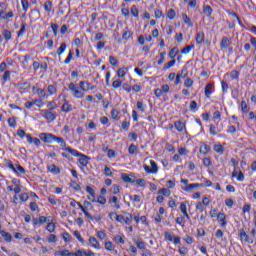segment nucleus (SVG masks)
Segmentation results:
<instances>
[{"instance_id":"obj_43","label":"nucleus","mask_w":256,"mask_h":256,"mask_svg":"<svg viewBox=\"0 0 256 256\" xmlns=\"http://www.w3.org/2000/svg\"><path fill=\"white\" fill-rule=\"evenodd\" d=\"M55 228H56L55 223H52V222L48 223L46 226V230H48L49 233L55 232Z\"/></svg>"},{"instance_id":"obj_5","label":"nucleus","mask_w":256,"mask_h":256,"mask_svg":"<svg viewBox=\"0 0 256 256\" xmlns=\"http://www.w3.org/2000/svg\"><path fill=\"white\" fill-rule=\"evenodd\" d=\"M79 87L81 91H85V92L95 90V86H91V83L87 81H80Z\"/></svg>"},{"instance_id":"obj_31","label":"nucleus","mask_w":256,"mask_h":256,"mask_svg":"<svg viewBox=\"0 0 256 256\" xmlns=\"http://www.w3.org/2000/svg\"><path fill=\"white\" fill-rule=\"evenodd\" d=\"M139 151V148L135 144H131L128 148V153L130 155H137V152Z\"/></svg>"},{"instance_id":"obj_42","label":"nucleus","mask_w":256,"mask_h":256,"mask_svg":"<svg viewBox=\"0 0 256 256\" xmlns=\"http://www.w3.org/2000/svg\"><path fill=\"white\" fill-rule=\"evenodd\" d=\"M121 85H123V82L121 80H119V79L114 80L112 82L113 89H119V87H121Z\"/></svg>"},{"instance_id":"obj_20","label":"nucleus","mask_w":256,"mask_h":256,"mask_svg":"<svg viewBox=\"0 0 256 256\" xmlns=\"http://www.w3.org/2000/svg\"><path fill=\"white\" fill-rule=\"evenodd\" d=\"M0 235L7 243H11V241L13 240V236H11V234L9 232H6L5 230L0 231Z\"/></svg>"},{"instance_id":"obj_26","label":"nucleus","mask_w":256,"mask_h":256,"mask_svg":"<svg viewBox=\"0 0 256 256\" xmlns=\"http://www.w3.org/2000/svg\"><path fill=\"white\" fill-rule=\"evenodd\" d=\"M17 89H20L21 91H27L29 87H31V84L29 82H23V83H18L16 85Z\"/></svg>"},{"instance_id":"obj_23","label":"nucleus","mask_w":256,"mask_h":256,"mask_svg":"<svg viewBox=\"0 0 256 256\" xmlns=\"http://www.w3.org/2000/svg\"><path fill=\"white\" fill-rule=\"evenodd\" d=\"M205 41V33L199 32L196 35V43L197 45H202V43Z\"/></svg>"},{"instance_id":"obj_38","label":"nucleus","mask_w":256,"mask_h":256,"mask_svg":"<svg viewBox=\"0 0 256 256\" xmlns=\"http://www.w3.org/2000/svg\"><path fill=\"white\" fill-rule=\"evenodd\" d=\"M176 16H177V13L175 12L174 9H170L167 13V17L168 19H170V21H173V19H175Z\"/></svg>"},{"instance_id":"obj_10","label":"nucleus","mask_w":256,"mask_h":256,"mask_svg":"<svg viewBox=\"0 0 256 256\" xmlns=\"http://www.w3.org/2000/svg\"><path fill=\"white\" fill-rule=\"evenodd\" d=\"M134 243L140 251H147V243H145L141 238L134 240Z\"/></svg>"},{"instance_id":"obj_46","label":"nucleus","mask_w":256,"mask_h":256,"mask_svg":"<svg viewBox=\"0 0 256 256\" xmlns=\"http://www.w3.org/2000/svg\"><path fill=\"white\" fill-rule=\"evenodd\" d=\"M47 91L49 95H55V93H57V88L54 85H49Z\"/></svg>"},{"instance_id":"obj_22","label":"nucleus","mask_w":256,"mask_h":256,"mask_svg":"<svg viewBox=\"0 0 256 256\" xmlns=\"http://www.w3.org/2000/svg\"><path fill=\"white\" fill-rule=\"evenodd\" d=\"M203 13L206 17H211V15H213V8H211L209 5H204Z\"/></svg>"},{"instance_id":"obj_9","label":"nucleus","mask_w":256,"mask_h":256,"mask_svg":"<svg viewBox=\"0 0 256 256\" xmlns=\"http://www.w3.org/2000/svg\"><path fill=\"white\" fill-rule=\"evenodd\" d=\"M41 141H43L44 143H53V138H54V135L49 133H41L39 135Z\"/></svg>"},{"instance_id":"obj_40","label":"nucleus","mask_w":256,"mask_h":256,"mask_svg":"<svg viewBox=\"0 0 256 256\" xmlns=\"http://www.w3.org/2000/svg\"><path fill=\"white\" fill-rule=\"evenodd\" d=\"M179 53V51L177 50V48H172L169 51L168 56L170 57V59H175V57H177V54Z\"/></svg>"},{"instance_id":"obj_56","label":"nucleus","mask_w":256,"mask_h":256,"mask_svg":"<svg viewBox=\"0 0 256 256\" xmlns=\"http://www.w3.org/2000/svg\"><path fill=\"white\" fill-rule=\"evenodd\" d=\"M180 211L183 215H187V204L185 202H181Z\"/></svg>"},{"instance_id":"obj_51","label":"nucleus","mask_w":256,"mask_h":256,"mask_svg":"<svg viewBox=\"0 0 256 256\" xmlns=\"http://www.w3.org/2000/svg\"><path fill=\"white\" fill-rule=\"evenodd\" d=\"M183 191H185L186 193H191V191H193V189H195V186L193 184H187L184 188H182Z\"/></svg>"},{"instance_id":"obj_52","label":"nucleus","mask_w":256,"mask_h":256,"mask_svg":"<svg viewBox=\"0 0 256 256\" xmlns=\"http://www.w3.org/2000/svg\"><path fill=\"white\" fill-rule=\"evenodd\" d=\"M115 243H120L121 245H125V240H123V237L121 235L114 236Z\"/></svg>"},{"instance_id":"obj_57","label":"nucleus","mask_w":256,"mask_h":256,"mask_svg":"<svg viewBox=\"0 0 256 256\" xmlns=\"http://www.w3.org/2000/svg\"><path fill=\"white\" fill-rule=\"evenodd\" d=\"M70 187H72V189H74L75 191H81V186L75 181H72L70 183Z\"/></svg>"},{"instance_id":"obj_48","label":"nucleus","mask_w":256,"mask_h":256,"mask_svg":"<svg viewBox=\"0 0 256 256\" xmlns=\"http://www.w3.org/2000/svg\"><path fill=\"white\" fill-rule=\"evenodd\" d=\"M21 5L23 11L27 12L29 10V1L28 0H21Z\"/></svg>"},{"instance_id":"obj_27","label":"nucleus","mask_w":256,"mask_h":256,"mask_svg":"<svg viewBox=\"0 0 256 256\" xmlns=\"http://www.w3.org/2000/svg\"><path fill=\"white\" fill-rule=\"evenodd\" d=\"M37 103H43L42 99H35L33 102H26L24 104V107H26V109H31L33 107V105H37Z\"/></svg>"},{"instance_id":"obj_53","label":"nucleus","mask_w":256,"mask_h":256,"mask_svg":"<svg viewBox=\"0 0 256 256\" xmlns=\"http://www.w3.org/2000/svg\"><path fill=\"white\" fill-rule=\"evenodd\" d=\"M182 18H183L184 23H186V25H190V27L193 26V24L191 23V18H189V16H187V14H183Z\"/></svg>"},{"instance_id":"obj_11","label":"nucleus","mask_w":256,"mask_h":256,"mask_svg":"<svg viewBox=\"0 0 256 256\" xmlns=\"http://www.w3.org/2000/svg\"><path fill=\"white\" fill-rule=\"evenodd\" d=\"M240 239L241 241H245L246 243L253 245V239L249 238V235H247V232H245L244 229L240 230Z\"/></svg>"},{"instance_id":"obj_44","label":"nucleus","mask_w":256,"mask_h":256,"mask_svg":"<svg viewBox=\"0 0 256 256\" xmlns=\"http://www.w3.org/2000/svg\"><path fill=\"white\" fill-rule=\"evenodd\" d=\"M175 60L169 61L167 64L164 65L163 70L167 71V69H171V67H175Z\"/></svg>"},{"instance_id":"obj_41","label":"nucleus","mask_w":256,"mask_h":256,"mask_svg":"<svg viewBox=\"0 0 256 256\" xmlns=\"http://www.w3.org/2000/svg\"><path fill=\"white\" fill-rule=\"evenodd\" d=\"M227 13L231 17H235V19H237L239 25H241V19H239V15H237V13H235L233 10H227Z\"/></svg>"},{"instance_id":"obj_8","label":"nucleus","mask_w":256,"mask_h":256,"mask_svg":"<svg viewBox=\"0 0 256 256\" xmlns=\"http://www.w3.org/2000/svg\"><path fill=\"white\" fill-rule=\"evenodd\" d=\"M121 179L124 183H135V175L133 174L122 173Z\"/></svg>"},{"instance_id":"obj_4","label":"nucleus","mask_w":256,"mask_h":256,"mask_svg":"<svg viewBox=\"0 0 256 256\" xmlns=\"http://www.w3.org/2000/svg\"><path fill=\"white\" fill-rule=\"evenodd\" d=\"M43 117L46 119L48 123H53L57 119V114L49 111V110H43Z\"/></svg>"},{"instance_id":"obj_12","label":"nucleus","mask_w":256,"mask_h":256,"mask_svg":"<svg viewBox=\"0 0 256 256\" xmlns=\"http://www.w3.org/2000/svg\"><path fill=\"white\" fill-rule=\"evenodd\" d=\"M217 221L221 224V227H227V215L225 213H218Z\"/></svg>"},{"instance_id":"obj_21","label":"nucleus","mask_w":256,"mask_h":256,"mask_svg":"<svg viewBox=\"0 0 256 256\" xmlns=\"http://www.w3.org/2000/svg\"><path fill=\"white\" fill-rule=\"evenodd\" d=\"M48 171L50 173H53L54 175H59V173H61V169H59V167L55 166V164L49 165Z\"/></svg>"},{"instance_id":"obj_19","label":"nucleus","mask_w":256,"mask_h":256,"mask_svg":"<svg viewBox=\"0 0 256 256\" xmlns=\"http://www.w3.org/2000/svg\"><path fill=\"white\" fill-rule=\"evenodd\" d=\"M231 45V40L228 37H223L220 42L221 49H227Z\"/></svg>"},{"instance_id":"obj_63","label":"nucleus","mask_w":256,"mask_h":256,"mask_svg":"<svg viewBox=\"0 0 256 256\" xmlns=\"http://www.w3.org/2000/svg\"><path fill=\"white\" fill-rule=\"evenodd\" d=\"M166 241H173V234L171 232H165L164 233Z\"/></svg>"},{"instance_id":"obj_28","label":"nucleus","mask_w":256,"mask_h":256,"mask_svg":"<svg viewBox=\"0 0 256 256\" xmlns=\"http://www.w3.org/2000/svg\"><path fill=\"white\" fill-rule=\"evenodd\" d=\"M53 141L58 143L60 145V147H66L67 146V142H65V140L61 137H58V136L54 135Z\"/></svg>"},{"instance_id":"obj_3","label":"nucleus","mask_w":256,"mask_h":256,"mask_svg":"<svg viewBox=\"0 0 256 256\" xmlns=\"http://www.w3.org/2000/svg\"><path fill=\"white\" fill-rule=\"evenodd\" d=\"M150 165L151 167L144 165V171H146V173L155 175L159 171V167H157V163L154 160H150Z\"/></svg>"},{"instance_id":"obj_25","label":"nucleus","mask_w":256,"mask_h":256,"mask_svg":"<svg viewBox=\"0 0 256 256\" xmlns=\"http://www.w3.org/2000/svg\"><path fill=\"white\" fill-rule=\"evenodd\" d=\"M64 151H68V153H70V155H73V157H79L80 155H82L81 152H79L71 147H66L64 149Z\"/></svg>"},{"instance_id":"obj_54","label":"nucleus","mask_w":256,"mask_h":256,"mask_svg":"<svg viewBox=\"0 0 256 256\" xmlns=\"http://www.w3.org/2000/svg\"><path fill=\"white\" fill-rule=\"evenodd\" d=\"M47 107L51 111H55V109H57V103H55V101L48 102Z\"/></svg>"},{"instance_id":"obj_35","label":"nucleus","mask_w":256,"mask_h":256,"mask_svg":"<svg viewBox=\"0 0 256 256\" xmlns=\"http://www.w3.org/2000/svg\"><path fill=\"white\" fill-rule=\"evenodd\" d=\"M131 15H133L136 19L139 18V9L133 5L130 9Z\"/></svg>"},{"instance_id":"obj_60","label":"nucleus","mask_w":256,"mask_h":256,"mask_svg":"<svg viewBox=\"0 0 256 256\" xmlns=\"http://www.w3.org/2000/svg\"><path fill=\"white\" fill-rule=\"evenodd\" d=\"M230 78L231 79H239V71L233 70L230 72Z\"/></svg>"},{"instance_id":"obj_14","label":"nucleus","mask_w":256,"mask_h":256,"mask_svg":"<svg viewBox=\"0 0 256 256\" xmlns=\"http://www.w3.org/2000/svg\"><path fill=\"white\" fill-rule=\"evenodd\" d=\"M132 38H133V32L129 30V28H126L122 34V40L129 41V39H132Z\"/></svg>"},{"instance_id":"obj_29","label":"nucleus","mask_w":256,"mask_h":256,"mask_svg":"<svg viewBox=\"0 0 256 256\" xmlns=\"http://www.w3.org/2000/svg\"><path fill=\"white\" fill-rule=\"evenodd\" d=\"M214 151L215 153H218L219 155H223L225 153V148L221 144L214 145Z\"/></svg>"},{"instance_id":"obj_50","label":"nucleus","mask_w":256,"mask_h":256,"mask_svg":"<svg viewBox=\"0 0 256 256\" xmlns=\"http://www.w3.org/2000/svg\"><path fill=\"white\" fill-rule=\"evenodd\" d=\"M36 93H37V95L40 96V97H43V98L47 97V92H45L44 89L37 88V89H36Z\"/></svg>"},{"instance_id":"obj_7","label":"nucleus","mask_w":256,"mask_h":256,"mask_svg":"<svg viewBox=\"0 0 256 256\" xmlns=\"http://www.w3.org/2000/svg\"><path fill=\"white\" fill-rule=\"evenodd\" d=\"M174 127L178 131V133H183V131L187 132V126L181 120H177L174 122Z\"/></svg>"},{"instance_id":"obj_2","label":"nucleus","mask_w":256,"mask_h":256,"mask_svg":"<svg viewBox=\"0 0 256 256\" xmlns=\"http://www.w3.org/2000/svg\"><path fill=\"white\" fill-rule=\"evenodd\" d=\"M68 89L69 91H71L73 97H75V99H83V97H85V93L81 92L79 90V88H77V86H75V84L73 82H71L68 85Z\"/></svg>"},{"instance_id":"obj_33","label":"nucleus","mask_w":256,"mask_h":256,"mask_svg":"<svg viewBox=\"0 0 256 256\" xmlns=\"http://www.w3.org/2000/svg\"><path fill=\"white\" fill-rule=\"evenodd\" d=\"M44 9H45V11H47V13H51V11L53 9V2H51L50 0H47L44 3Z\"/></svg>"},{"instance_id":"obj_62","label":"nucleus","mask_w":256,"mask_h":256,"mask_svg":"<svg viewBox=\"0 0 256 256\" xmlns=\"http://www.w3.org/2000/svg\"><path fill=\"white\" fill-rule=\"evenodd\" d=\"M184 87H193V80L191 78H187L184 81Z\"/></svg>"},{"instance_id":"obj_30","label":"nucleus","mask_w":256,"mask_h":256,"mask_svg":"<svg viewBox=\"0 0 256 256\" xmlns=\"http://www.w3.org/2000/svg\"><path fill=\"white\" fill-rule=\"evenodd\" d=\"M65 51H67V44L66 43H62L60 45V47L57 49L56 53H57V55H59V57H61V55L63 53H65Z\"/></svg>"},{"instance_id":"obj_1","label":"nucleus","mask_w":256,"mask_h":256,"mask_svg":"<svg viewBox=\"0 0 256 256\" xmlns=\"http://www.w3.org/2000/svg\"><path fill=\"white\" fill-rule=\"evenodd\" d=\"M124 215H116V221L118 223L124 222L126 225H131V223H133V215L127 212H124Z\"/></svg>"},{"instance_id":"obj_17","label":"nucleus","mask_w":256,"mask_h":256,"mask_svg":"<svg viewBox=\"0 0 256 256\" xmlns=\"http://www.w3.org/2000/svg\"><path fill=\"white\" fill-rule=\"evenodd\" d=\"M232 177H237V181H239L240 183H243L245 181V175L241 171L237 172L234 170L232 172Z\"/></svg>"},{"instance_id":"obj_61","label":"nucleus","mask_w":256,"mask_h":256,"mask_svg":"<svg viewBox=\"0 0 256 256\" xmlns=\"http://www.w3.org/2000/svg\"><path fill=\"white\" fill-rule=\"evenodd\" d=\"M63 240L65 241V243H69V241H71V236L69 235L68 232H64L62 234Z\"/></svg>"},{"instance_id":"obj_55","label":"nucleus","mask_w":256,"mask_h":256,"mask_svg":"<svg viewBox=\"0 0 256 256\" xmlns=\"http://www.w3.org/2000/svg\"><path fill=\"white\" fill-rule=\"evenodd\" d=\"M74 236L76 237V239H78L80 243H85V240L83 239V237H81V233H79V230L74 231Z\"/></svg>"},{"instance_id":"obj_34","label":"nucleus","mask_w":256,"mask_h":256,"mask_svg":"<svg viewBox=\"0 0 256 256\" xmlns=\"http://www.w3.org/2000/svg\"><path fill=\"white\" fill-rule=\"evenodd\" d=\"M192 49H195V46H193V45L186 46L181 50V54L189 55V53H191Z\"/></svg>"},{"instance_id":"obj_24","label":"nucleus","mask_w":256,"mask_h":256,"mask_svg":"<svg viewBox=\"0 0 256 256\" xmlns=\"http://www.w3.org/2000/svg\"><path fill=\"white\" fill-rule=\"evenodd\" d=\"M108 203H113L116 209H121V204H119V198L113 196L108 200Z\"/></svg>"},{"instance_id":"obj_6","label":"nucleus","mask_w":256,"mask_h":256,"mask_svg":"<svg viewBox=\"0 0 256 256\" xmlns=\"http://www.w3.org/2000/svg\"><path fill=\"white\" fill-rule=\"evenodd\" d=\"M215 92V86L211 83H208L204 88V95L207 99L211 98V94Z\"/></svg>"},{"instance_id":"obj_32","label":"nucleus","mask_w":256,"mask_h":256,"mask_svg":"<svg viewBox=\"0 0 256 256\" xmlns=\"http://www.w3.org/2000/svg\"><path fill=\"white\" fill-rule=\"evenodd\" d=\"M2 36L4 37L5 41H11L13 39L11 31H9V30H4L2 32Z\"/></svg>"},{"instance_id":"obj_49","label":"nucleus","mask_w":256,"mask_h":256,"mask_svg":"<svg viewBox=\"0 0 256 256\" xmlns=\"http://www.w3.org/2000/svg\"><path fill=\"white\" fill-rule=\"evenodd\" d=\"M71 61H73V52L72 51H70L68 53V56L64 60V63H65V65H69V63H71Z\"/></svg>"},{"instance_id":"obj_18","label":"nucleus","mask_w":256,"mask_h":256,"mask_svg":"<svg viewBox=\"0 0 256 256\" xmlns=\"http://www.w3.org/2000/svg\"><path fill=\"white\" fill-rule=\"evenodd\" d=\"M89 245H91V247L94 249H101V244H99V241H97V238L95 237L89 238Z\"/></svg>"},{"instance_id":"obj_45","label":"nucleus","mask_w":256,"mask_h":256,"mask_svg":"<svg viewBox=\"0 0 256 256\" xmlns=\"http://www.w3.org/2000/svg\"><path fill=\"white\" fill-rule=\"evenodd\" d=\"M14 173H20L21 175H25L26 171L25 168H23V166L17 164L16 171H14Z\"/></svg>"},{"instance_id":"obj_64","label":"nucleus","mask_w":256,"mask_h":256,"mask_svg":"<svg viewBox=\"0 0 256 256\" xmlns=\"http://www.w3.org/2000/svg\"><path fill=\"white\" fill-rule=\"evenodd\" d=\"M97 235H98V237H99L101 240H103V239H105V238L107 237V234H105V232H104L103 230L98 231V232H97Z\"/></svg>"},{"instance_id":"obj_59","label":"nucleus","mask_w":256,"mask_h":256,"mask_svg":"<svg viewBox=\"0 0 256 256\" xmlns=\"http://www.w3.org/2000/svg\"><path fill=\"white\" fill-rule=\"evenodd\" d=\"M96 203L100 205H105L107 203V199L104 196H99L96 200Z\"/></svg>"},{"instance_id":"obj_37","label":"nucleus","mask_w":256,"mask_h":256,"mask_svg":"<svg viewBox=\"0 0 256 256\" xmlns=\"http://www.w3.org/2000/svg\"><path fill=\"white\" fill-rule=\"evenodd\" d=\"M109 63L113 67H118V65H119V61L114 56H109Z\"/></svg>"},{"instance_id":"obj_39","label":"nucleus","mask_w":256,"mask_h":256,"mask_svg":"<svg viewBox=\"0 0 256 256\" xmlns=\"http://www.w3.org/2000/svg\"><path fill=\"white\" fill-rule=\"evenodd\" d=\"M161 195H164L165 197H169L171 195V190L168 188H162L158 191Z\"/></svg>"},{"instance_id":"obj_13","label":"nucleus","mask_w":256,"mask_h":256,"mask_svg":"<svg viewBox=\"0 0 256 256\" xmlns=\"http://www.w3.org/2000/svg\"><path fill=\"white\" fill-rule=\"evenodd\" d=\"M78 157H80L78 161H79V164L81 165V167H87V165H89L90 158L88 156L81 154Z\"/></svg>"},{"instance_id":"obj_36","label":"nucleus","mask_w":256,"mask_h":256,"mask_svg":"<svg viewBox=\"0 0 256 256\" xmlns=\"http://www.w3.org/2000/svg\"><path fill=\"white\" fill-rule=\"evenodd\" d=\"M26 29H27V24L23 23V24L21 25L20 30H19L18 33H17L18 37H23V35H25Z\"/></svg>"},{"instance_id":"obj_16","label":"nucleus","mask_w":256,"mask_h":256,"mask_svg":"<svg viewBox=\"0 0 256 256\" xmlns=\"http://www.w3.org/2000/svg\"><path fill=\"white\" fill-rule=\"evenodd\" d=\"M61 110L63 111V113H71V111H73V105H71V103H69V101H66L62 105Z\"/></svg>"},{"instance_id":"obj_47","label":"nucleus","mask_w":256,"mask_h":256,"mask_svg":"<svg viewBox=\"0 0 256 256\" xmlns=\"http://www.w3.org/2000/svg\"><path fill=\"white\" fill-rule=\"evenodd\" d=\"M178 75L182 78L185 79L187 75H189V72L187 71V67L182 68L181 72L178 73Z\"/></svg>"},{"instance_id":"obj_15","label":"nucleus","mask_w":256,"mask_h":256,"mask_svg":"<svg viewBox=\"0 0 256 256\" xmlns=\"http://www.w3.org/2000/svg\"><path fill=\"white\" fill-rule=\"evenodd\" d=\"M209 151H211V146H209L205 143H202L200 145L199 152H200L201 155H207V153H209Z\"/></svg>"},{"instance_id":"obj_58","label":"nucleus","mask_w":256,"mask_h":256,"mask_svg":"<svg viewBox=\"0 0 256 256\" xmlns=\"http://www.w3.org/2000/svg\"><path fill=\"white\" fill-rule=\"evenodd\" d=\"M104 247H105L106 251H113V242L107 241V242L104 244Z\"/></svg>"}]
</instances>
